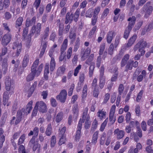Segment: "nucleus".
I'll return each instance as SVG.
<instances>
[{
  "label": "nucleus",
  "instance_id": "obj_12",
  "mask_svg": "<svg viewBox=\"0 0 153 153\" xmlns=\"http://www.w3.org/2000/svg\"><path fill=\"white\" fill-rule=\"evenodd\" d=\"M22 45L21 43L16 42H14L13 44V45L12 48L13 49H16V55L17 56H19L21 52Z\"/></svg>",
  "mask_w": 153,
  "mask_h": 153
},
{
  "label": "nucleus",
  "instance_id": "obj_10",
  "mask_svg": "<svg viewBox=\"0 0 153 153\" xmlns=\"http://www.w3.org/2000/svg\"><path fill=\"white\" fill-rule=\"evenodd\" d=\"M67 92L65 90H63L61 91L59 94L56 97L57 100H59L62 103L65 102L67 96Z\"/></svg>",
  "mask_w": 153,
  "mask_h": 153
},
{
  "label": "nucleus",
  "instance_id": "obj_27",
  "mask_svg": "<svg viewBox=\"0 0 153 153\" xmlns=\"http://www.w3.org/2000/svg\"><path fill=\"white\" fill-rule=\"evenodd\" d=\"M97 116L100 120H102L105 118L106 113L105 111H103L102 110H99L98 112Z\"/></svg>",
  "mask_w": 153,
  "mask_h": 153
},
{
  "label": "nucleus",
  "instance_id": "obj_15",
  "mask_svg": "<svg viewBox=\"0 0 153 153\" xmlns=\"http://www.w3.org/2000/svg\"><path fill=\"white\" fill-rule=\"evenodd\" d=\"M136 20V18L134 16H132L131 17H130L128 19V21H129L128 25L127 28L131 30L135 24Z\"/></svg>",
  "mask_w": 153,
  "mask_h": 153
},
{
  "label": "nucleus",
  "instance_id": "obj_34",
  "mask_svg": "<svg viewBox=\"0 0 153 153\" xmlns=\"http://www.w3.org/2000/svg\"><path fill=\"white\" fill-rule=\"evenodd\" d=\"M41 45L42 48L41 50L45 51L47 45L48 44V42L47 39L43 40V39H41Z\"/></svg>",
  "mask_w": 153,
  "mask_h": 153
},
{
  "label": "nucleus",
  "instance_id": "obj_17",
  "mask_svg": "<svg viewBox=\"0 0 153 153\" xmlns=\"http://www.w3.org/2000/svg\"><path fill=\"white\" fill-rule=\"evenodd\" d=\"M73 14L71 13L70 14V13H67L66 16L65 23L67 24L68 23H71L73 20Z\"/></svg>",
  "mask_w": 153,
  "mask_h": 153
},
{
  "label": "nucleus",
  "instance_id": "obj_51",
  "mask_svg": "<svg viewBox=\"0 0 153 153\" xmlns=\"http://www.w3.org/2000/svg\"><path fill=\"white\" fill-rule=\"evenodd\" d=\"M79 13L78 11L77 10L75 13L74 14H73V16H74V21L76 22L78 21V18L79 16Z\"/></svg>",
  "mask_w": 153,
  "mask_h": 153
},
{
  "label": "nucleus",
  "instance_id": "obj_48",
  "mask_svg": "<svg viewBox=\"0 0 153 153\" xmlns=\"http://www.w3.org/2000/svg\"><path fill=\"white\" fill-rule=\"evenodd\" d=\"M109 10L108 8H106L102 13L101 16V18L102 19L105 18L107 16L109 13Z\"/></svg>",
  "mask_w": 153,
  "mask_h": 153
},
{
  "label": "nucleus",
  "instance_id": "obj_44",
  "mask_svg": "<svg viewBox=\"0 0 153 153\" xmlns=\"http://www.w3.org/2000/svg\"><path fill=\"white\" fill-rule=\"evenodd\" d=\"M110 95L109 94L107 93L104 97L103 101L102 102L103 104H106L109 99Z\"/></svg>",
  "mask_w": 153,
  "mask_h": 153
},
{
  "label": "nucleus",
  "instance_id": "obj_63",
  "mask_svg": "<svg viewBox=\"0 0 153 153\" xmlns=\"http://www.w3.org/2000/svg\"><path fill=\"white\" fill-rule=\"evenodd\" d=\"M74 87V84H72L71 85L69 91L68 92V95L69 96H70L72 95Z\"/></svg>",
  "mask_w": 153,
  "mask_h": 153
},
{
  "label": "nucleus",
  "instance_id": "obj_4",
  "mask_svg": "<svg viewBox=\"0 0 153 153\" xmlns=\"http://www.w3.org/2000/svg\"><path fill=\"white\" fill-rule=\"evenodd\" d=\"M151 2L150 1L147 2L144 5L142 10L143 12H145L144 17L147 18L152 13L153 11V7L150 5Z\"/></svg>",
  "mask_w": 153,
  "mask_h": 153
},
{
  "label": "nucleus",
  "instance_id": "obj_56",
  "mask_svg": "<svg viewBox=\"0 0 153 153\" xmlns=\"http://www.w3.org/2000/svg\"><path fill=\"white\" fill-rule=\"evenodd\" d=\"M81 65H79L78 66H77L74 70V75L75 76H76L79 73V71L81 69Z\"/></svg>",
  "mask_w": 153,
  "mask_h": 153
},
{
  "label": "nucleus",
  "instance_id": "obj_19",
  "mask_svg": "<svg viewBox=\"0 0 153 153\" xmlns=\"http://www.w3.org/2000/svg\"><path fill=\"white\" fill-rule=\"evenodd\" d=\"M130 55L128 54H125L123 57L121 62V67H124L128 61Z\"/></svg>",
  "mask_w": 153,
  "mask_h": 153
},
{
  "label": "nucleus",
  "instance_id": "obj_61",
  "mask_svg": "<svg viewBox=\"0 0 153 153\" xmlns=\"http://www.w3.org/2000/svg\"><path fill=\"white\" fill-rule=\"evenodd\" d=\"M4 18L6 20H9L12 17V15L8 12H6L4 14Z\"/></svg>",
  "mask_w": 153,
  "mask_h": 153
},
{
  "label": "nucleus",
  "instance_id": "obj_18",
  "mask_svg": "<svg viewBox=\"0 0 153 153\" xmlns=\"http://www.w3.org/2000/svg\"><path fill=\"white\" fill-rule=\"evenodd\" d=\"M115 36V33L113 31H109L107 35V42L108 43H110L114 36Z\"/></svg>",
  "mask_w": 153,
  "mask_h": 153
},
{
  "label": "nucleus",
  "instance_id": "obj_22",
  "mask_svg": "<svg viewBox=\"0 0 153 153\" xmlns=\"http://www.w3.org/2000/svg\"><path fill=\"white\" fill-rule=\"evenodd\" d=\"M49 28L48 27H46L44 30V33L41 34V39H47L49 35Z\"/></svg>",
  "mask_w": 153,
  "mask_h": 153
},
{
  "label": "nucleus",
  "instance_id": "obj_64",
  "mask_svg": "<svg viewBox=\"0 0 153 153\" xmlns=\"http://www.w3.org/2000/svg\"><path fill=\"white\" fill-rule=\"evenodd\" d=\"M99 93V91L98 89L96 88H94L93 91V96L94 97L97 98Z\"/></svg>",
  "mask_w": 153,
  "mask_h": 153
},
{
  "label": "nucleus",
  "instance_id": "obj_59",
  "mask_svg": "<svg viewBox=\"0 0 153 153\" xmlns=\"http://www.w3.org/2000/svg\"><path fill=\"white\" fill-rule=\"evenodd\" d=\"M49 64L48 63H46L44 67V74H48L49 73Z\"/></svg>",
  "mask_w": 153,
  "mask_h": 153
},
{
  "label": "nucleus",
  "instance_id": "obj_37",
  "mask_svg": "<svg viewBox=\"0 0 153 153\" xmlns=\"http://www.w3.org/2000/svg\"><path fill=\"white\" fill-rule=\"evenodd\" d=\"M65 70V68L64 67H60L57 70V74L58 76L64 74Z\"/></svg>",
  "mask_w": 153,
  "mask_h": 153
},
{
  "label": "nucleus",
  "instance_id": "obj_25",
  "mask_svg": "<svg viewBox=\"0 0 153 153\" xmlns=\"http://www.w3.org/2000/svg\"><path fill=\"white\" fill-rule=\"evenodd\" d=\"M23 20V18L22 17H20L17 19L16 21L15 26L19 29H19H20V27L22 25Z\"/></svg>",
  "mask_w": 153,
  "mask_h": 153
},
{
  "label": "nucleus",
  "instance_id": "obj_55",
  "mask_svg": "<svg viewBox=\"0 0 153 153\" xmlns=\"http://www.w3.org/2000/svg\"><path fill=\"white\" fill-rule=\"evenodd\" d=\"M60 137V139L59 142V145H61L62 144L65 143V136H59Z\"/></svg>",
  "mask_w": 153,
  "mask_h": 153
},
{
  "label": "nucleus",
  "instance_id": "obj_57",
  "mask_svg": "<svg viewBox=\"0 0 153 153\" xmlns=\"http://www.w3.org/2000/svg\"><path fill=\"white\" fill-rule=\"evenodd\" d=\"M124 89V86L123 84H120L118 88V92L120 95L123 93Z\"/></svg>",
  "mask_w": 153,
  "mask_h": 153
},
{
  "label": "nucleus",
  "instance_id": "obj_16",
  "mask_svg": "<svg viewBox=\"0 0 153 153\" xmlns=\"http://www.w3.org/2000/svg\"><path fill=\"white\" fill-rule=\"evenodd\" d=\"M36 22V17H33L31 19L29 18L27 19L26 22L25 26L29 27L32 25H34Z\"/></svg>",
  "mask_w": 153,
  "mask_h": 153
},
{
  "label": "nucleus",
  "instance_id": "obj_9",
  "mask_svg": "<svg viewBox=\"0 0 153 153\" xmlns=\"http://www.w3.org/2000/svg\"><path fill=\"white\" fill-rule=\"evenodd\" d=\"M148 45V44L146 41L143 39H141L136 45L134 48V50L136 51L138 48H140V50H141V48H144Z\"/></svg>",
  "mask_w": 153,
  "mask_h": 153
},
{
  "label": "nucleus",
  "instance_id": "obj_47",
  "mask_svg": "<svg viewBox=\"0 0 153 153\" xmlns=\"http://www.w3.org/2000/svg\"><path fill=\"white\" fill-rule=\"evenodd\" d=\"M97 121L96 119H95L94 121L93 122L92 127L91 128V131H94V130L97 127Z\"/></svg>",
  "mask_w": 153,
  "mask_h": 153
},
{
  "label": "nucleus",
  "instance_id": "obj_43",
  "mask_svg": "<svg viewBox=\"0 0 153 153\" xmlns=\"http://www.w3.org/2000/svg\"><path fill=\"white\" fill-rule=\"evenodd\" d=\"M135 111L137 116H139L140 115V108L139 105H136Z\"/></svg>",
  "mask_w": 153,
  "mask_h": 153
},
{
  "label": "nucleus",
  "instance_id": "obj_62",
  "mask_svg": "<svg viewBox=\"0 0 153 153\" xmlns=\"http://www.w3.org/2000/svg\"><path fill=\"white\" fill-rule=\"evenodd\" d=\"M72 48L71 47H70L68 49L67 51V59H69L71 55L72 52Z\"/></svg>",
  "mask_w": 153,
  "mask_h": 153
},
{
  "label": "nucleus",
  "instance_id": "obj_41",
  "mask_svg": "<svg viewBox=\"0 0 153 153\" xmlns=\"http://www.w3.org/2000/svg\"><path fill=\"white\" fill-rule=\"evenodd\" d=\"M88 89V86L87 85H85L83 88V91L82 94V98H85L87 95V91Z\"/></svg>",
  "mask_w": 153,
  "mask_h": 153
},
{
  "label": "nucleus",
  "instance_id": "obj_26",
  "mask_svg": "<svg viewBox=\"0 0 153 153\" xmlns=\"http://www.w3.org/2000/svg\"><path fill=\"white\" fill-rule=\"evenodd\" d=\"M137 36L136 35H134L131 37L128 40L127 44V46L128 47H131L134 43L136 39Z\"/></svg>",
  "mask_w": 153,
  "mask_h": 153
},
{
  "label": "nucleus",
  "instance_id": "obj_33",
  "mask_svg": "<svg viewBox=\"0 0 153 153\" xmlns=\"http://www.w3.org/2000/svg\"><path fill=\"white\" fill-rule=\"evenodd\" d=\"M55 62L54 58L51 59L50 65V70L51 71H53L55 68Z\"/></svg>",
  "mask_w": 153,
  "mask_h": 153
},
{
  "label": "nucleus",
  "instance_id": "obj_13",
  "mask_svg": "<svg viewBox=\"0 0 153 153\" xmlns=\"http://www.w3.org/2000/svg\"><path fill=\"white\" fill-rule=\"evenodd\" d=\"M114 133L117 140L122 138L125 134V132L123 130H120L118 128L115 129L114 130Z\"/></svg>",
  "mask_w": 153,
  "mask_h": 153
},
{
  "label": "nucleus",
  "instance_id": "obj_2",
  "mask_svg": "<svg viewBox=\"0 0 153 153\" xmlns=\"http://www.w3.org/2000/svg\"><path fill=\"white\" fill-rule=\"evenodd\" d=\"M13 83L11 81V79L8 77H7L5 79V89L7 91L4 92L3 95V103L4 106L7 105L8 106L10 103H8L9 100V95L10 92L7 91H11V92H13L14 88L12 85H13Z\"/></svg>",
  "mask_w": 153,
  "mask_h": 153
},
{
  "label": "nucleus",
  "instance_id": "obj_35",
  "mask_svg": "<svg viewBox=\"0 0 153 153\" xmlns=\"http://www.w3.org/2000/svg\"><path fill=\"white\" fill-rule=\"evenodd\" d=\"M94 54H91L89 56L88 58L86 61V64L88 65H90L91 64L92 62V61L94 57Z\"/></svg>",
  "mask_w": 153,
  "mask_h": 153
},
{
  "label": "nucleus",
  "instance_id": "obj_60",
  "mask_svg": "<svg viewBox=\"0 0 153 153\" xmlns=\"http://www.w3.org/2000/svg\"><path fill=\"white\" fill-rule=\"evenodd\" d=\"M91 122L89 120H88V118L87 119V121H85V128L86 129L88 128L91 125Z\"/></svg>",
  "mask_w": 153,
  "mask_h": 153
},
{
  "label": "nucleus",
  "instance_id": "obj_29",
  "mask_svg": "<svg viewBox=\"0 0 153 153\" xmlns=\"http://www.w3.org/2000/svg\"><path fill=\"white\" fill-rule=\"evenodd\" d=\"M76 33L74 30L71 29L70 30L69 37L70 39L74 41L76 38Z\"/></svg>",
  "mask_w": 153,
  "mask_h": 153
},
{
  "label": "nucleus",
  "instance_id": "obj_7",
  "mask_svg": "<svg viewBox=\"0 0 153 153\" xmlns=\"http://www.w3.org/2000/svg\"><path fill=\"white\" fill-rule=\"evenodd\" d=\"M36 107L38 110L42 113L46 112L47 111V107L45 103L42 101L37 102L35 104Z\"/></svg>",
  "mask_w": 153,
  "mask_h": 153
},
{
  "label": "nucleus",
  "instance_id": "obj_39",
  "mask_svg": "<svg viewBox=\"0 0 153 153\" xmlns=\"http://www.w3.org/2000/svg\"><path fill=\"white\" fill-rule=\"evenodd\" d=\"M51 124H48L47 128L45 132L46 134L48 136H50L51 133Z\"/></svg>",
  "mask_w": 153,
  "mask_h": 153
},
{
  "label": "nucleus",
  "instance_id": "obj_40",
  "mask_svg": "<svg viewBox=\"0 0 153 153\" xmlns=\"http://www.w3.org/2000/svg\"><path fill=\"white\" fill-rule=\"evenodd\" d=\"M26 136V135L25 134H23L21 136L18 141L17 143L18 145H20L24 142L25 140Z\"/></svg>",
  "mask_w": 153,
  "mask_h": 153
},
{
  "label": "nucleus",
  "instance_id": "obj_45",
  "mask_svg": "<svg viewBox=\"0 0 153 153\" xmlns=\"http://www.w3.org/2000/svg\"><path fill=\"white\" fill-rule=\"evenodd\" d=\"M108 120V118H107L104 122L102 124L100 129V130L101 131H102L104 130V129L106 125Z\"/></svg>",
  "mask_w": 153,
  "mask_h": 153
},
{
  "label": "nucleus",
  "instance_id": "obj_46",
  "mask_svg": "<svg viewBox=\"0 0 153 153\" xmlns=\"http://www.w3.org/2000/svg\"><path fill=\"white\" fill-rule=\"evenodd\" d=\"M97 27L96 26H94L91 29L89 33L88 36L91 38L97 30Z\"/></svg>",
  "mask_w": 153,
  "mask_h": 153
},
{
  "label": "nucleus",
  "instance_id": "obj_36",
  "mask_svg": "<svg viewBox=\"0 0 153 153\" xmlns=\"http://www.w3.org/2000/svg\"><path fill=\"white\" fill-rule=\"evenodd\" d=\"M114 114H109V121L111 124H113L116 121V119L115 116Z\"/></svg>",
  "mask_w": 153,
  "mask_h": 153
},
{
  "label": "nucleus",
  "instance_id": "obj_23",
  "mask_svg": "<svg viewBox=\"0 0 153 153\" xmlns=\"http://www.w3.org/2000/svg\"><path fill=\"white\" fill-rule=\"evenodd\" d=\"M68 43V40L67 39H65L64 40L60 48V51L62 52H65L66 50Z\"/></svg>",
  "mask_w": 153,
  "mask_h": 153
},
{
  "label": "nucleus",
  "instance_id": "obj_11",
  "mask_svg": "<svg viewBox=\"0 0 153 153\" xmlns=\"http://www.w3.org/2000/svg\"><path fill=\"white\" fill-rule=\"evenodd\" d=\"M11 39V34L7 33L3 36L1 40V43L3 46H6L10 42Z\"/></svg>",
  "mask_w": 153,
  "mask_h": 153
},
{
  "label": "nucleus",
  "instance_id": "obj_1",
  "mask_svg": "<svg viewBox=\"0 0 153 153\" xmlns=\"http://www.w3.org/2000/svg\"><path fill=\"white\" fill-rule=\"evenodd\" d=\"M39 62V59H36L33 62L31 68V72L26 77V80L27 82L33 80L35 76H38L40 74L43 67V64H41L39 66L37 70V68Z\"/></svg>",
  "mask_w": 153,
  "mask_h": 153
},
{
  "label": "nucleus",
  "instance_id": "obj_52",
  "mask_svg": "<svg viewBox=\"0 0 153 153\" xmlns=\"http://www.w3.org/2000/svg\"><path fill=\"white\" fill-rule=\"evenodd\" d=\"M51 104L52 106L56 107L57 105V103L56 100L53 97H51L50 99Z\"/></svg>",
  "mask_w": 153,
  "mask_h": 153
},
{
  "label": "nucleus",
  "instance_id": "obj_5",
  "mask_svg": "<svg viewBox=\"0 0 153 153\" xmlns=\"http://www.w3.org/2000/svg\"><path fill=\"white\" fill-rule=\"evenodd\" d=\"M105 68L103 65L102 66L100 70L99 83V86L101 89H102L105 83V77L104 76Z\"/></svg>",
  "mask_w": 153,
  "mask_h": 153
},
{
  "label": "nucleus",
  "instance_id": "obj_14",
  "mask_svg": "<svg viewBox=\"0 0 153 153\" xmlns=\"http://www.w3.org/2000/svg\"><path fill=\"white\" fill-rule=\"evenodd\" d=\"M82 121L80 119L78 123L77 126V130L75 137V140L76 141H78L80 137L81 130L82 129Z\"/></svg>",
  "mask_w": 153,
  "mask_h": 153
},
{
  "label": "nucleus",
  "instance_id": "obj_30",
  "mask_svg": "<svg viewBox=\"0 0 153 153\" xmlns=\"http://www.w3.org/2000/svg\"><path fill=\"white\" fill-rule=\"evenodd\" d=\"M146 75V73L145 70H143L141 72V74L139 75L137 78V80L138 82L142 81L143 79V77H145Z\"/></svg>",
  "mask_w": 153,
  "mask_h": 153
},
{
  "label": "nucleus",
  "instance_id": "obj_54",
  "mask_svg": "<svg viewBox=\"0 0 153 153\" xmlns=\"http://www.w3.org/2000/svg\"><path fill=\"white\" fill-rule=\"evenodd\" d=\"M92 8H90L89 9L86 11L85 13V16L86 17L91 18L92 16Z\"/></svg>",
  "mask_w": 153,
  "mask_h": 153
},
{
  "label": "nucleus",
  "instance_id": "obj_3",
  "mask_svg": "<svg viewBox=\"0 0 153 153\" xmlns=\"http://www.w3.org/2000/svg\"><path fill=\"white\" fill-rule=\"evenodd\" d=\"M32 104L33 102L31 101L28 103L25 108H23L18 111L16 115L17 118L15 123L16 125H17L20 122L25 114L27 115L30 112L32 109Z\"/></svg>",
  "mask_w": 153,
  "mask_h": 153
},
{
  "label": "nucleus",
  "instance_id": "obj_53",
  "mask_svg": "<svg viewBox=\"0 0 153 153\" xmlns=\"http://www.w3.org/2000/svg\"><path fill=\"white\" fill-rule=\"evenodd\" d=\"M114 49V46L113 44H111L109 46L108 49V53L111 55L113 53V51Z\"/></svg>",
  "mask_w": 153,
  "mask_h": 153
},
{
  "label": "nucleus",
  "instance_id": "obj_6",
  "mask_svg": "<svg viewBox=\"0 0 153 153\" xmlns=\"http://www.w3.org/2000/svg\"><path fill=\"white\" fill-rule=\"evenodd\" d=\"M36 136H33L30 139L28 144V146L32 148L33 151H35L39 148V144L38 140H35Z\"/></svg>",
  "mask_w": 153,
  "mask_h": 153
},
{
  "label": "nucleus",
  "instance_id": "obj_50",
  "mask_svg": "<svg viewBox=\"0 0 153 153\" xmlns=\"http://www.w3.org/2000/svg\"><path fill=\"white\" fill-rule=\"evenodd\" d=\"M131 30L127 28L125 30L124 32L123 37L126 39H127L128 38Z\"/></svg>",
  "mask_w": 153,
  "mask_h": 153
},
{
  "label": "nucleus",
  "instance_id": "obj_49",
  "mask_svg": "<svg viewBox=\"0 0 153 153\" xmlns=\"http://www.w3.org/2000/svg\"><path fill=\"white\" fill-rule=\"evenodd\" d=\"M94 68V65H92L90 66L89 71V75L90 77L92 76Z\"/></svg>",
  "mask_w": 153,
  "mask_h": 153
},
{
  "label": "nucleus",
  "instance_id": "obj_8",
  "mask_svg": "<svg viewBox=\"0 0 153 153\" xmlns=\"http://www.w3.org/2000/svg\"><path fill=\"white\" fill-rule=\"evenodd\" d=\"M41 28V24L39 23H37L36 27L35 25H33L30 31L29 35L30 36H33L35 33L36 35L39 34Z\"/></svg>",
  "mask_w": 153,
  "mask_h": 153
},
{
  "label": "nucleus",
  "instance_id": "obj_28",
  "mask_svg": "<svg viewBox=\"0 0 153 153\" xmlns=\"http://www.w3.org/2000/svg\"><path fill=\"white\" fill-rule=\"evenodd\" d=\"M73 113L74 114V117L76 119L78 116L79 110L78 107L77 105H75L72 109Z\"/></svg>",
  "mask_w": 153,
  "mask_h": 153
},
{
  "label": "nucleus",
  "instance_id": "obj_38",
  "mask_svg": "<svg viewBox=\"0 0 153 153\" xmlns=\"http://www.w3.org/2000/svg\"><path fill=\"white\" fill-rule=\"evenodd\" d=\"M80 55L81 56V58L85 60L89 55H88L85 51V49L82 48L81 50Z\"/></svg>",
  "mask_w": 153,
  "mask_h": 153
},
{
  "label": "nucleus",
  "instance_id": "obj_24",
  "mask_svg": "<svg viewBox=\"0 0 153 153\" xmlns=\"http://www.w3.org/2000/svg\"><path fill=\"white\" fill-rule=\"evenodd\" d=\"M133 62V61L130 60L127 62L125 66V71L127 72L128 70H131L132 69Z\"/></svg>",
  "mask_w": 153,
  "mask_h": 153
},
{
  "label": "nucleus",
  "instance_id": "obj_32",
  "mask_svg": "<svg viewBox=\"0 0 153 153\" xmlns=\"http://www.w3.org/2000/svg\"><path fill=\"white\" fill-rule=\"evenodd\" d=\"M63 116V113L61 112L59 113L56 117L55 121L56 123H58L60 122L62 120Z\"/></svg>",
  "mask_w": 153,
  "mask_h": 153
},
{
  "label": "nucleus",
  "instance_id": "obj_21",
  "mask_svg": "<svg viewBox=\"0 0 153 153\" xmlns=\"http://www.w3.org/2000/svg\"><path fill=\"white\" fill-rule=\"evenodd\" d=\"M29 55L28 54L25 55L24 57L22 62V67L25 68L27 67L29 61Z\"/></svg>",
  "mask_w": 153,
  "mask_h": 153
},
{
  "label": "nucleus",
  "instance_id": "obj_58",
  "mask_svg": "<svg viewBox=\"0 0 153 153\" xmlns=\"http://www.w3.org/2000/svg\"><path fill=\"white\" fill-rule=\"evenodd\" d=\"M56 137L55 136H53L51 138V146L52 147H53L56 143Z\"/></svg>",
  "mask_w": 153,
  "mask_h": 153
},
{
  "label": "nucleus",
  "instance_id": "obj_20",
  "mask_svg": "<svg viewBox=\"0 0 153 153\" xmlns=\"http://www.w3.org/2000/svg\"><path fill=\"white\" fill-rule=\"evenodd\" d=\"M2 66V70L4 71V74H5L6 73V72L7 70V59L6 58H4L1 61Z\"/></svg>",
  "mask_w": 153,
  "mask_h": 153
},
{
  "label": "nucleus",
  "instance_id": "obj_31",
  "mask_svg": "<svg viewBox=\"0 0 153 153\" xmlns=\"http://www.w3.org/2000/svg\"><path fill=\"white\" fill-rule=\"evenodd\" d=\"M7 48L6 47H4L1 48V52L0 55V61L2 60V57L7 53Z\"/></svg>",
  "mask_w": 153,
  "mask_h": 153
},
{
  "label": "nucleus",
  "instance_id": "obj_42",
  "mask_svg": "<svg viewBox=\"0 0 153 153\" xmlns=\"http://www.w3.org/2000/svg\"><path fill=\"white\" fill-rule=\"evenodd\" d=\"M98 131H96L93 135L92 139V143L94 144L97 142V140L98 138Z\"/></svg>",
  "mask_w": 153,
  "mask_h": 153
}]
</instances>
